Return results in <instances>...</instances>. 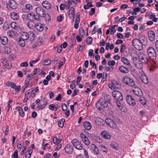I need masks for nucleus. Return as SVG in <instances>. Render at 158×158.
<instances>
[{"mask_svg": "<svg viewBox=\"0 0 158 158\" xmlns=\"http://www.w3.org/2000/svg\"><path fill=\"white\" fill-rule=\"evenodd\" d=\"M13 89H15V90L17 92H19L21 89V86L20 85H18L16 86H14V88Z\"/></svg>", "mask_w": 158, "mask_h": 158, "instance_id": "nucleus-62", "label": "nucleus"}, {"mask_svg": "<svg viewBox=\"0 0 158 158\" xmlns=\"http://www.w3.org/2000/svg\"><path fill=\"white\" fill-rule=\"evenodd\" d=\"M32 14L31 13L28 14L26 15L27 18V20H29L30 21H32L31 18L32 17Z\"/></svg>", "mask_w": 158, "mask_h": 158, "instance_id": "nucleus-57", "label": "nucleus"}, {"mask_svg": "<svg viewBox=\"0 0 158 158\" xmlns=\"http://www.w3.org/2000/svg\"><path fill=\"white\" fill-rule=\"evenodd\" d=\"M101 149L104 152H106L108 151L107 148L105 146L101 145Z\"/></svg>", "mask_w": 158, "mask_h": 158, "instance_id": "nucleus-52", "label": "nucleus"}, {"mask_svg": "<svg viewBox=\"0 0 158 158\" xmlns=\"http://www.w3.org/2000/svg\"><path fill=\"white\" fill-rule=\"evenodd\" d=\"M148 35L149 40L151 41H153L155 39V32L152 30L148 31Z\"/></svg>", "mask_w": 158, "mask_h": 158, "instance_id": "nucleus-10", "label": "nucleus"}, {"mask_svg": "<svg viewBox=\"0 0 158 158\" xmlns=\"http://www.w3.org/2000/svg\"><path fill=\"white\" fill-rule=\"evenodd\" d=\"M150 19H152V21L154 22H157L158 20V19L156 17L155 15H152L150 16Z\"/></svg>", "mask_w": 158, "mask_h": 158, "instance_id": "nucleus-38", "label": "nucleus"}, {"mask_svg": "<svg viewBox=\"0 0 158 158\" xmlns=\"http://www.w3.org/2000/svg\"><path fill=\"white\" fill-rule=\"evenodd\" d=\"M137 56L140 62H142L143 64L148 63V59L147 56L143 53L139 52L138 53Z\"/></svg>", "mask_w": 158, "mask_h": 158, "instance_id": "nucleus-3", "label": "nucleus"}, {"mask_svg": "<svg viewBox=\"0 0 158 158\" xmlns=\"http://www.w3.org/2000/svg\"><path fill=\"white\" fill-rule=\"evenodd\" d=\"M123 80L125 83L130 86H134L135 85V83L133 80L127 77H124Z\"/></svg>", "mask_w": 158, "mask_h": 158, "instance_id": "nucleus-4", "label": "nucleus"}, {"mask_svg": "<svg viewBox=\"0 0 158 158\" xmlns=\"http://www.w3.org/2000/svg\"><path fill=\"white\" fill-rule=\"evenodd\" d=\"M75 12H71L69 13V15L70 18L72 20H74L75 19Z\"/></svg>", "mask_w": 158, "mask_h": 158, "instance_id": "nucleus-40", "label": "nucleus"}, {"mask_svg": "<svg viewBox=\"0 0 158 158\" xmlns=\"http://www.w3.org/2000/svg\"><path fill=\"white\" fill-rule=\"evenodd\" d=\"M8 35L11 38H13L16 36L18 33L13 30H9L7 31Z\"/></svg>", "mask_w": 158, "mask_h": 158, "instance_id": "nucleus-17", "label": "nucleus"}, {"mask_svg": "<svg viewBox=\"0 0 158 158\" xmlns=\"http://www.w3.org/2000/svg\"><path fill=\"white\" fill-rule=\"evenodd\" d=\"M29 34V32L28 33L26 32H22L21 33V37H22V39L25 40H27L28 39V35Z\"/></svg>", "mask_w": 158, "mask_h": 158, "instance_id": "nucleus-26", "label": "nucleus"}, {"mask_svg": "<svg viewBox=\"0 0 158 158\" xmlns=\"http://www.w3.org/2000/svg\"><path fill=\"white\" fill-rule=\"evenodd\" d=\"M89 63H90V65H92L93 67H95L94 69H96V70L97 69V67L95 63H94V62H92V61L91 60H90V61Z\"/></svg>", "mask_w": 158, "mask_h": 158, "instance_id": "nucleus-55", "label": "nucleus"}, {"mask_svg": "<svg viewBox=\"0 0 158 158\" xmlns=\"http://www.w3.org/2000/svg\"><path fill=\"white\" fill-rule=\"evenodd\" d=\"M133 46L137 50L140 51L143 48L142 43L140 40L135 38L132 42Z\"/></svg>", "mask_w": 158, "mask_h": 158, "instance_id": "nucleus-2", "label": "nucleus"}, {"mask_svg": "<svg viewBox=\"0 0 158 158\" xmlns=\"http://www.w3.org/2000/svg\"><path fill=\"white\" fill-rule=\"evenodd\" d=\"M1 42L3 45H6L8 43V38L6 37L2 36L0 39Z\"/></svg>", "mask_w": 158, "mask_h": 158, "instance_id": "nucleus-27", "label": "nucleus"}, {"mask_svg": "<svg viewBox=\"0 0 158 158\" xmlns=\"http://www.w3.org/2000/svg\"><path fill=\"white\" fill-rule=\"evenodd\" d=\"M18 110L19 111V114L22 117H23L24 116V113L22 109L20 107H17Z\"/></svg>", "mask_w": 158, "mask_h": 158, "instance_id": "nucleus-33", "label": "nucleus"}, {"mask_svg": "<svg viewBox=\"0 0 158 158\" xmlns=\"http://www.w3.org/2000/svg\"><path fill=\"white\" fill-rule=\"evenodd\" d=\"M17 24L14 22H13L11 23L10 24V26L13 29H15L17 27Z\"/></svg>", "mask_w": 158, "mask_h": 158, "instance_id": "nucleus-53", "label": "nucleus"}, {"mask_svg": "<svg viewBox=\"0 0 158 158\" xmlns=\"http://www.w3.org/2000/svg\"><path fill=\"white\" fill-rule=\"evenodd\" d=\"M35 38L34 34L31 31H29L28 35V39L30 41H33Z\"/></svg>", "mask_w": 158, "mask_h": 158, "instance_id": "nucleus-28", "label": "nucleus"}, {"mask_svg": "<svg viewBox=\"0 0 158 158\" xmlns=\"http://www.w3.org/2000/svg\"><path fill=\"white\" fill-rule=\"evenodd\" d=\"M6 85L8 86H10L12 88H14V86H16V84L13 82L7 81L6 83Z\"/></svg>", "mask_w": 158, "mask_h": 158, "instance_id": "nucleus-36", "label": "nucleus"}, {"mask_svg": "<svg viewBox=\"0 0 158 158\" xmlns=\"http://www.w3.org/2000/svg\"><path fill=\"white\" fill-rule=\"evenodd\" d=\"M98 102L100 103L101 105L104 107H107L108 106L107 101L102 98L99 100Z\"/></svg>", "mask_w": 158, "mask_h": 158, "instance_id": "nucleus-16", "label": "nucleus"}, {"mask_svg": "<svg viewBox=\"0 0 158 158\" xmlns=\"http://www.w3.org/2000/svg\"><path fill=\"white\" fill-rule=\"evenodd\" d=\"M92 40L93 39L92 37H89L86 40V43L90 45L92 43Z\"/></svg>", "mask_w": 158, "mask_h": 158, "instance_id": "nucleus-46", "label": "nucleus"}, {"mask_svg": "<svg viewBox=\"0 0 158 158\" xmlns=\"http://www.w3.org/2000/svg\"><path fill=\"white\" fill-rule=\"evenodd\" d=\"M141 80L144 84H147L148 82V78L145 76H144L142 77Z\"/></svg>", "mask_w": 158, "mask_h": 158, "instance_id": "nucleus-44", "label": "nucleus"}, {"mask_svg": "<svg viewBox=\"0 0 158 158\" xmlns=\"http://www.w3.org/2000/svg\"><path fill=\"white\" fill-rule=\"evenodd\" d=\"M105 122L107 125L113 128H115L117 127L116 123L113 120L110 118H106L105 120Z\"/></svg>", "mask_w": 158, "mask_h": 158, "instance_id": "nucleus-8", "label": "nucleus"}, {"mask_svg": "<svg viewBox=\"0 0 158 158\" xmlns=\"http://www.w3.org/2000/svg\"><path fill=\"white\" fill-rule=\"evenodd\" d=\"M71 1L69 0L67 1L65 4H64V6L67 9L69 8L70 6V3H71Z\"/></svg>", "mask_w": 158, "mask_h": 158, "instance_id": "nucleus-51", "label": "nucleus"}, {"mask_svg": "<svg viewBox=\"0 0 158 158\" xmlns=\"http://www.w3.org/2000/svg\"><path fill=\"white\" fill-rule=\"evenodd\" d=\"M95 12V9L94 8H91L90 11L89 13V15L90 16H92Z\"/></svg>", "mask_w": 158, "mask_h": 158, "instance_id": "nucleus-58", "label": "nucleus"}, {"mask_svg": "<svg viewBox=\"0 0 158 158\" xmlns=\"http://www.w3.org/2000/svg\"><path fill=\"white\" fill-rule=\"evenodd\" d=\"M42 5L47 10L50 9L51 7L50 4L47 1L43 2Z\"/></svg>", "mask_w": 158, "mask_h": 158, "instance_id": "nucleus-19", "label": "nucleus"}, {"mask_svg": "<svg viewBox=\"0 0 158 158\" xmlns=\"http://www.w3.org/2000/svg\"><path fill=\"white\" fill-rule=\"evenodd\" d=\"M62 107L63 111H66L67 109V105L65 103L62 104Z\"/></svg>", "mask_w": 158, "mask_h": 158, "instance_id": "nucleus-54", "label": "nucleus"}, {"mask_svg": "<svg viewBox=\"0 0 158 158\" xmlns=\"http://www.w3.org/2000/svg\"><path fill=\"white\" fill-rule=\"evenodd\" d=\"M83 150L84 152V156L87 158H89V156L88 155V154L87 151L85 149L83 148Z\"/></svg>", "mask_w": 158, "mask_h": 158, "instance_id": "nucleus-59", "label": "nucleus"}, {"mask_svg": "<svg viewBox=\"0 0 158 158\" xmlns=\"http://www.w3.org/2000/svg\"><path fill=\"white\" fill-rule=\"evenodd\" d=\"M83 126L84 128L87 130H90L91 127V125L90 122L85 121L83 123Z\"/></svg>", "mask_w": 158, "mask_h": 158, "instance_id": "nucleus-20", "label": "nucleus"}, {"mask_svg": "<svg viewBox=\"0 0 158 158\" xmlns=\"http://www.w3.org/2000/svg\"><path fill=\"white\" fill-rule=\"evenodd\" d=\"M139 101L143 105H145L146 102L145 100V98L143 97H141L139 98Z\"/></svg>", "mask_w": 158, "mask_h": 158, "instance_id": "nucleus-39", "label": "nucleus"}, {"mask_svg": "<svg viewBox=\"0 0 158 158\" xmlns=\"http://www.w3.org/2000/svg\"><path fill=\"white\" fill-rule=\"evenodd\" d=\"M84 144L86 145H89V141L87 137L82 140Z\"/></svg>", "mask_w": 158, "mask_h": 158, "instance_id": "nucleus-45", "label": "nucleus"}, {"mask_svg": "<svg viewBox=\"0 0 158 158\" xmlns=\"http://www.w3.org/2000/svg\"><path fill=\"white\" fill-rule=\"evenodd\" d=\"M73 146L70 144H67L65 148V152L67 153L70 154L73 151Z\"/></svg>", "mask_w": 158, "mask_h": 158, "instance_id": "nucleus-18", "label": "nucleus"}, {"mask_svg": "<svg viewBox=\"0 0 158 158\" xmlns=\"http://www.w3.org/2000/svg\"><path fill=\"white\" fill-rule=\"evenodd\" d=\"M35 24L32 21H29L27 23V26L31 29H33L35 27Z\"/></svg>", "mask_w": 158, "mask_h": 158, "instance_id": "nucleus-29", "label": "nucleus"}, {"mask_svg": "<svg viewBox=\"0 0 158 158\" xmlns=\"http://www.w3.org/2000/svg\"><path fill=\"white\" fill-rule=\"evenodd\" d=\"M134 89L133 90V92L137 96L140 97L143 95V92L141 89L138 87H136L134 86Z\"/></svg>", "mask_w": 158, "mask_h": 158, "instance_id": "nucleus-11", "label": "nucleus"}, {"mask_svg": "<svg viewBox=\"0 0 158 158\" xmlns=\"http://www.w3.org/2000/svg\"><path fill=\"white\" fill-rule=\"evenodd\" d=\"M10 17L14 20H17L19 18V15L15 12H12L11 13Z\"/></svg>", "mask_w": 158, "mask_h": 158, "instance_id": "nucleus-25", "label": "nucleus"}, {"mask_svg": "<svg viewBox=\"0 0 158 158\" xmlns=\"http://www.w3.org/2000/svg\"><path fill=\"white\" fill-rule=\"evenodd\" d=\"M121 60L126 65L129 66L131 65V64L129 61L126 58L123 57L122 58Z\"/></svg>", "mask_w": 158, "mask_h": 158, "instance_id": "nucleus-30", "label": "nucleus"}, {"mask_svg": "<svg viewBox=\"0 0 158 158\" xmlns=\"http://www.w3.org/2000/svg\"><path fill=\"white\" fill-rule=\"evenodd\" d=\"M119 69L121 72L123 73H127L129 72V70L128 69L123 66H120Z\"/></svg>", "mask_w": 158, "mask_h": 158, "instance_id": "nucleus-23", "label": "nucleus"}, {"mask_svg": "<svg viewBox=\"0 0 158 158\" xmlns=\"http://www.w3.org/2000/svg\"><path fill=\"white\" fill-rule=\"evenodd\" d=\"M110 146L115 149H118V144L115 142H113L110 144Z\"/></svg>", "mask_w": 158, "mask_h": 158, "instance_id": "nucleus-34", "label": "nucleus"}, {"mask_svg": "<svg viewBox=\"0 0 158 158\" xmlns=\"http://www.w3.org/2000/svg\"><path fill=\"white\" fill-rule=\"evenodd\" d=\"M2 63L4 66L7 69H10L12 68V65L10 62L7 61H4Z\"/></svg>", "mask_w": 158, "mask_h": 158, "instance_id": "nucleus-24", "label": "nucleus"}, {"mask_svg": "<svg viewBox=\"0 0 158 158\" xmlns=\"http://www.w3.org/2000/svg\"><path fill=\"white\" fill-rule=\"evenodd\" d=\"M45 18V19L47 21H49L51 20V17L50 15L47 14L45 13V16H44V17Z\"/></svg>", "mask_w": 158, "mask_h": 158, "instance_id": "nucleus-56", "label": "nucleus"}, {"mask_svg": "<svg viewBox=\"0 0 158 158\" xmlns=\"http://www.w3.org/2000/svg\"><path fill=\"white\" fill-rule=\"evenodd\" d=\"M123 42L122 40H117L115 42V44H116L118 45L120 44H123Z\"/></svg>", "mask_w": 158, "mask_h": 158, "instance_id": "nucleus-64", "label": "nucleus"}, {"mask_svg": "<svg viewBox=\"0 0 158 158\" xmlns=\"http://www.w3.org/2000/svg\"><path fill=\"white\" fill-rule=\"evenodd\" d=\"M72 143L74 147L79 150L82 149V146L80 142L76 139H73L72 141Z\"/></svg>", "mask_w": 158, "mask_h": 158, "instance_id": "nucleus-6", "label": "nucleus"}, {"mask_svg": "<svg viewBox=\"0 0 158 158\" xmlns=\"http://www.w3.org/2000/svg\"><path fill=\"white\" fill-rule=\"evenodd\" d=\"M109 29L110 30V34H113L116 32V30L114 28H110V27H109Z\"/></svg>", "mask_w": 158, "mask_h": 158, "instance_id": "nucleus-63", "label": "nucleus"}, {"mask_svg": "<svg viewBox=\"0 0 158 158\" xmlns=\"http://www.w3.org/2000/svg\"><path fill=\"white\" fill-rule=\"evenodd\" d=\"M113 97L118 101H122L123 99V96L121 93L118 91H114L112 92Z\"/></svg>", "mask_w": 158, "mask_h": 158, "instance_id": "nucleus-5", "label": "nucleus"}, {"mask_svg": "<svg viewBox=\"0 0 158 158\" xmlns=\"http://www.w3.org/2000/svg\"><path fill=\"white\" fill-rule=\"evenodd\" d=\"M33 72L34 74H38V75H40V74H41L42 73V71L40 69L35 68V69Z\"/></svg>", "mask_w": 158, "mask_h": 158, "instance_id": "nucleus-37", "label": "nucleus"}, {"mask_svg": "<svg viewBox=\"0 0 158 158\" xmlns=\"http://www.w3.org/2000/svg\"><path fill=\"white\" fill-rule=\"evenodd\" d=\"M132 59L133 62L135 65L139 62H140L139 59H138L136 57L133 56V57H132Z\"/></svg>", "mask_w": 158, "mask_h": 158, "instance_id": "nucleus-43", "label": "nucleus"}, {"mask_svg": "<svg viewBox=\"0 0 158 158\" xmlns=\"http://www.w3.org/2000/svg\"><path fill=\"white\" fill-rule=\"evenodd\" d=\"M27 10L26 11L27 12H29L30 10L32 9V6L30 4H27L25 6Z\"/></svg>", "mask_w": 158, "mask_h": 158, "instance_id": "nucleus-42", "label": "nucleus"}, {"mask_svg": "<svg viewBox=\"0 0 158 158\" xmlns=\"http://www.w3.org/2000/svg\"><path fill=\"white\" fill-rule=\"evenodd\" d=\"M18 42L19 45L22 47H23L25 45V42L24 40L23 39L20 38Z\"/></svg>", "mask_w": 158, "mask_h": 158, "instance_id": "nucleus-31", "label": "nucleus"}, {"mask_svg": "<svg viewBox=\"0 0 158 158\" xmlns=\"http://www.w3.org/2000/svg\"><path fill=\"white\" fill-rule=\"evenodd\" d=\"M36 29L37 31H41L44 30V27L43 25L40 23H37L35 25Z\"/></svg>", "mask_w": 158, "mask_h": 158, "instance_id": "nucleus-22", "label": "nucleus"}, {"mask_svg": "<svg viewBox=\"0 0 158 158\" xmlns=\"http://www.w3.org/2000/svg\"><path fill=\"white\" fill-rule=\"evenodd\" d=\"M126 99L127 103L131 106H133L136 104L135 100L131 95H127L126 97Z\"/></svg>", "mask_w": 158, "mask_h": 158, "instance_id": "nucleus-7", "label": "nucleus"}, {"mask_svg": "<svg viewBox=\"0 0 158 158\" xmlns=\"http://www.w3.org/2000/svg\"><path fill=\"white\" fill-rule=\"evenodd\" d=\"M51 61L49 59H46L44 61V65H48L51 63Z\"/></svg>", "mask_w": 158, "mask_h": 158, "instance_id": "nucleus-49", "label": "nucleus"}, {"mask_svg": "<svg viewBox=\"0 0 158 158\" xmlns=\"http://www.w3.org/2000/svg\"><path fill=\"white\" fill-rule=\"evenodd\" d=\"M32 16L31 20L32 21L34 20L39 21L40 19V18L39 16L32 14Z\"/></svg>", "mask_w": 158, "mask_h": 158, "instance_id": "nucleus-35", "label": "nucleus"}, {"mask_svg": "<svg viewBox=\"0 0 158 158\" xmlns=\"http://www.w3.org/2000/svg\"><path fill=\"white\" fill-rule=\"evenodd\" d=\"M49 107L51 110L55 111V105L54 104L50 105Z\"/></svg>", "mask_w": 158, "mask_h": 158, "instance_id": "nucleus-61", "label": "nucleus"}, {"mask_svg": "<svg viewBox=\"0 0 158 158\" xmlns=\"http://www.w3.org/2000/svg\"><path fill=\"white\" fill-rule=\"evenodd\" d=\"M125 45L124 44H123L122 45L121 48L120 49V52L122 53H123L124 50L126 49Z\"/></svg>", "mask_w": 158, "mask_h": 158, "instance_id": "nucleus-60", "label": "nucleus"}, {"mask_svg": "<svg viewBox=\"0 0 158 158\" xmlns=\"http://www.w3.org/2000/svg\"><path fill=\"white\" fill-rule=\"evenodd\" d=\"M9 6L13 9H15L18 7V4L14 0H10L8 2Z\"/></svg>", "mask_w": 158, "mask_h": 158, "instance_id": "nucleus-13", "label": "nucleus"}, {"mask_svg": "<svg viewBox=\"0 0 158 158\" xmlns=\"http://www.w3.org/2000/svg\"><path fill=\"white\" fill-rule=\"evenodd\" d=\"M31 79L29 78H27L25 81V85L24 86H25V87H27L29 85V82L31 81Z\"/></svg>", "mask_w": 158, "mask_h": 158, "instance_id": "nucleus-48", "label": "nucleus"}, {"mask_svg": "<svg viewBox=\"0 0 158 158\" xmlns=\"http://www.w3.org/2000/svg\"><path fill=\"white\" fill-rule=\"evenodd\" d=\"M32 152L33 150L31 149V148H28L25 156V158H30L31 157Z\"/></svg>", "mask_w": 158, "mask_h": 158, "instance_id": "nucleus-21", "label": "nucleus"}, {"mask_svg": "<svg viewBox=\"0 0 158 158\" xmlns=\"http://www.w3.org/2000/svg\"><path fill=\"white\" fill-rule=\"evenodd\" d=\"M80 35L82 37H84L85 35V31L82 28L80 29Z\"/></svg>", "mask_w": 158, "mask_h": 158, "instance_id": "nucleus-47", "label": "nucleus"}, {"mask_svg": "<svg viewBox=\"0 0 158 158\" xmlns=\"http://www.w3.org/2000/svg\"><path fill=\"white\" fill-rule=\"evenodd\" d=\"M143 63H142V62H139L137 64H135V67H136V68H138V69H140L143 68Z\"/></svg>", "mask_w": 158, "mask_h": 158, "instance_id": "nucleus-41", "label": "nucleus"}, {"mask_svg": "<svg viewBox=\"0 0 158 158\" xmlns=\"http://www.w3.org/2000/svg\"><path fill=\"white\" fill-rule=\"evenodd\" d=\"M115 64V61L114 60H109L108 62V64L109 66H114Z\"/></svg>", "mask_w": 158, "mask_h": 158, "instance_id": "nucleus-50", "label": "nucleus"}, {"mask_svg": "<svg viewBox=\"0 0 158 158\" xmlns=\"http://www.w3.org/2000/svg\"><path fill=\"white\" fill-rule=\"evenodd\" d=\"M102 136L106 139H110L111 138V136L109 132L105 130L102 131L101 133Z\"/></svg>", "mask_w": 158, "mask_h": 158, "instance_id": "nucleus-14", "label": "nucleus"}, {"mask_svg": "<svg viewBox=\"0 0 158 158\" xmlns=\"http://www.w3.org/2000/svg\"><path fill=\"white\" fill-rule=\"evenodd\" d=\"M35 11L36 13L40 17H44L45 16V11L42 7H37L36 8Z\"/></svg>", "mask_w": 158, "mask_h": 158, "instance_id": "nucleus-9", "label": "nucleus"}, {"mask_svg": "<svg viewBox=\"0 0 158 158\" xmlns=\"http://www.w3.org/2000/svg\"><path fill=\"white\" fill-rule=\"evenodd\" d=\"M147 52L149 58L154 61L156 58V52L154 48L149 47L148 48Z\"/></svg>", "mask_w": 158, "mask_h": 158, "instance_id": "nucleus-1", "label": "nucleus"}, {"mask_svg": "<svg viewBox=\"0 0 158 158\" xmlns=\"http://www.w3.org/2000/svg\"><path fill=\"white\" fill-rule=\"evenodd\" d=\"M90 149L94 152V155H98L99 153V151L96 145L92 144L91 145Z\"/></svg>", "mask_w": 158, "mask_h": 158, "instance_id": "nucleus-12", "label": "nucleus"}, {"mask_svg": "<svg viewBox=\"0 0 158 158\" xmlns=\"http://www.w3.org/2000/svg\"><path fill=\"white\" fill-rule=\"evenodd\" d=\"M95 122L97 124L102 126L104 124L105 122L101 118L98 117H96L94 118Z\"/></svg>", "mask_w": 158, "mask_h": 158, "instance_id": "nucleus-15", "label": "nucleus"}, {"mask_svg": "<svg viewBox=\"0 0 158 158\" xmlns=\"http://www.w3.org/2000/svg\"><path fill=\"white\" fill-rule=\"evenodd\" d=\"M65 121V119L64 118H62L60 119L58 123V125L59 127L62 128L64 125V122Z\"/></svg>", "mask_w": 158, "mask_h": 158, "instance_id": "nucleus-32", "label": "nucleus"}]
</instances>
